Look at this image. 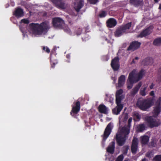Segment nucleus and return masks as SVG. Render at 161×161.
<instances>
[{
	"mask_svg": "<svg viewBox=\"0 0 161 161\" xmlns=\"http://www.w3.org/2000/svg\"><path fill=\"white\" fill-rule=\"evenodd\" d=\"M161 98L160 97L157 101L156 105L153 111V116L147 117L146 120L149 126L151 128L158 126L160 124L159 121H157L155 119L161 112V104L160 103Z\"/></svg>",
	"mask_w": 161,
	"mask_h": 161,
	"instance_id": "f257e3e1",
	"label": "nucleus"
},
{
	"mask_svg": "<svg viewBox=\"0 0 161 161\" xmlns=\"http://www.w3.org/2000/svg\"><path fill=\"white\" fill-rule=\"evenodd\" d=\"M30 32L35 35H41L45 34L50 28L49 23L43 22L40 24L32 23L30 25Z\"/></svg>",
	"mask_w": 161,
	"mask_h": 161,
	"instance_id": "f03ea898",
	"label": "nucleus"
},
{
	"mask_svg": "<svg viewBox=\"0 0 161 161\" xmlns=\"http://www.w3.org/2000/svg\"><path fill=\"white\" fill-rule=\"evenodd\" d=\"M132 119V118H130L128 120V126L123 127L116 134V139L119 146H122L124 144L126 136L130 132V123Z\"/></svg>",
	"mask_w": 161,
	"mask_h": 161,
	"instance_id": "7ed1b4c3",
	"label": "nucleus"
},
{
	"mask_svg": "<svg viewBox=\"0 0 161 161\" xmlns=\"http://www.w3.org/2000/svg\"><path fill=\"white\" fill-rule=\"evenodd\" d=\"M144 74V71L142 70L138 73H136L135 69L133 70L129 74L127 80V87L128 89H131L133 83H136L142 77Z\"/></svg>",
	"mask_w": 161,
	"mask_h": 161,
	"instance_id": "20e7f679",
	"label": "nucleus"
},
{
	"mask_svg": "<svg viewBox=\"0 0 161 161\" xmlns=\"http://www.w3.org/2000/svg\"><path fill=\"white\" fill-rule=\"evenodd\" d=\"M152 101L149 99H145L142 98H139L136 102V105L140 109L146 111L153 105Z\"/></svg>",
	"mask_w": 161,
	"mask_h": 161,
	"instance_id": "39448f33",
	"label": "nucleus"
},
{
	"mask_svg": "<svg viewBox=\"0 0 161 161\" xmlns=\"http://www.w3.org/2000/svg\"><path fill=\"white\" fill-rule=\"evenodd\" d=\"M113 127V125L112 123L110 122L106 127L103 135V141L104 142L108 137L110 134L111 130Z\"/></svg>",
	"mask_w": 161,
	"mask_h": 161,
	"instance_id": "423d86ee",
	"label": "nucleus"
},
{
	"mask_svg": "<svg viewBox=\"0 0 161 161\" xmlns=\"http://www.w3.org/2000/svg\"><path fill=\"white\" fill-rule=\"evenodd\" d=\"M53 25L56 28H61L64 24V21L59 17H56L53 19Z\"/></svg>",
	"mask_w": 161,
	"mask_h": 161,
	"instance_id": "0eeeda50",
	"label": "nucleus"
},
{
	"mask_svg": "<svg viewBox=\"0 0 161 161\" xmlns=\"http://www.w3.org/2000/svg\"><path fill=\"white\" fill-rule=\"evenodd\" d=\"M138 140L137 138L134 137L132 140V144L131 146V150L133 154H135L138 150Z\"/></svg>",
	"mask_w": 161,
	"mask_h": 161,
	"instance_id": "6e6552de",
	"label": "nucleus"
},
{
	"mask_svg": "<svg viewBox=\"0 0 161 161\" xmlns=\"http://www.w3.org/2000/svg\"><path fill=\"white\" fill-rule=\"evenodd\" d=\"M119 58L117 57L114 58L111 61V66L114 71L118 70L119 68Z\"/></svg>",
	"mask_w": 161,
	"mask_h": 161,
	"instance_id": "1a4fd4ad",
	"label": "nucleus"
},
{
	"mask_svg": "<svg viewBox=\"0 0 161 161\" xmlns=\"http://www.w3.org/2000/svg\"><path fill=\"white\" fill-rule=\"evenodd\" d=\"M141 43L137 41H134L130 43V46L127 49L128 51H134L138 48L141 45Z\"/></svg>",
	"mask_w": 161,
	"mask_h": 161,
	"instance_id": "9d476101",
	"label": "nucleus"
},
{
	"mask_svg": "<svg viewBox=\"0 0 161 161\" xmlns=\"http://www.w3.org/2000/svg\"><path fill=\"white\" fill-rule=\"evenodd\" d=\"M123 91L120 89L117 91L116 93V102L121 103V100L125 97V95L123 94Z\"/></svg>",
	"mask_w": 161,
	"mask_h": 161,
	"instance_id": "9b49d317",
	"label": "nucleus"
},
{
	"mask_svg": "<svg viewBox=\"0 0 161 161\" xmlns=\"http://www.w3.org/2000/svg\"><path fill=\"white\" fill-rule=\"evenodd\" d=\"M80 104L79 101L77 102L75 104V106H72V109L70 112L71 114L73 116L75 114H77L80 110Z\"/></svg>",
	"mask_w": 161,
	"mask_h": 161,
	"instance_id": "f8f14e48",
	"label": "nucleus"
},
{
	"mask_svg": "<svg viewBox=\"0 0 161 161\" xmlns=\"http://www.w3.org/2000/svg\"><path fill=\"white\" fill-rule=\"evenodd\" d=\"M117 106L112 110L113 113L116 115L119 114L123 109V104L121 103L116 102Z\"/></svg>",
	"mask_w": 161,
	"mask_h": 161,
	"instance_id": "ddd939ff",
	"label": "nucleus"
},
{
	"mask_svg": "<svg viewBox=\"0 0 161 161\" xmlns=\"http://www.w3.org/2000/svg\"><path fill=\"white\" fill-rule=\"evenodd\" d=\"M152 31V28L151 27H149L142 32L140 34L137 36L138 37L142 38L145 37L149 35Z\"/></svg>",
	"mask_w": 161,
	"mask_h": 161,
	"instance_id": "4468645a",
	"label": "nucleus"
},
{
	"mask_svg": "<svg viewBox=\"0 0 161 161\" xmlns=\"http://www.w3.org/2000/svg\"><path fill=\"white\" fill-rule=\"evenodd\" d=\"M13 14L17 18L21 17L24 15V12L22 9L20 8H17L15 9L13 12Z\"/></svg>",
	"mask_w": 161,
	"mask_h": 161,
	"instance_id": "2eb2a0df",
	"label": "nucleus"
},
{
	"mask_svg": "<svg viewBox=\"0 0 161 161\" xmlns=\"http://www.w3.org/2000/svg\"><path fill=\"white\" fill-rule=\"evenodd\" d=\"M83 5V0H78L75 4L74 8L77 12H79Z\"/></svg>",
	"mask_w": 161,
	"mask_h": 161,
	"instance_id": "dca6fc26",
	"label": "nucleus"
},
{
	"mask_svg": "<svg viewBox=\"0 0 161 161\" xmlns=\"http://www.w3.org/2000/svg\"><path fill=\"white\" fill-rule=\"evenodd\" d=\"M106 23L108 27L112 28L114 27L116 25L117 22L114 19L110 18L108 19Z\"/></svg>",
	"mask_w": 161,
	"mask_h": 161,
	"instance_id": "f3484780",
	"label": "nucleus"
},
{
	"mask_svg": "<svg viewBox=\"0 0 161 161\" xmlns=\"http://www.w3.org/2000/svg\"><path fill=\"white\" fill-rule=\"evenodd\" d=\"M51 1L56 7L61 8H64V3L62 2L61 0H51Z\"/></svg>",
	"mask_w": 161,
	"mask_h": 161,
	"instance_id": "a211bd4d",
	"label": "nucleus"
},
{
	"mask_svg": "<svg viewBox=\"0 0 161 161\" xmlns=\"http://www.w3.org/2000/svg\"><path fill=\"white\" fill-rule=\"evenodd\" d=\"M115 142L114 141L110 143L109 146L107 148V151L108 152L112 154L114 153L115 148Z\"/></svg>",
	"mask_w": 161,
	"mask_h": 161,
	"instance_id": "6ab92c4d",
	"label": "nucleus"
},
{
	"mask_svg": "<svg viewBox=\"0 0 161 161\" xmlns=\"http://www.w3.org/2000/svg\"><path fill=\"white\" fill-rule=\"evenodd\" d=\"M126 76L124 75H121L118 79V82L117 87H120L124 85L125 80Z\"/></svg>",
	"mask_w": 161,
	"mask_h": 161,
	"instance_id": "aec40b11",
	"label": "nucleus"
},
{
	"mask_svg": "<svg viewBox=\"0 0 161 161\" xmlns=\"http://www.w3.org/2000/svg\"><path fill=\"white\" fill-rule=\"evenodd\" d=\"M128 117V114L126 113H124L119 117V124L121 125L122 123H125Z\"/></svg>",
	"mask_w": 161,
	"mask_h": 161,
	"instance_id": "412c9836",
	"label": "nucleus"
},
{
	"mask_svg": "<svg viewBox=\"0 0 161 161\" xmlns=\"http://www.w3.org/2000/svg\"><path fill=\"white\" fill-rule=\"evenodd\" d=\"M142 85L141 82H139L132 90L130 92V94L132 96H134L138 92L139 88Z\"/></svg>",
	"mask_w": 161,
	"mask_h": 161,
	"instance_id": "4be33fe9",
	"label": "nucleus"
},
{
	"mask_svg": "<svg viewBox=\"0 0 161 161\" xmlns=\"http://www.w3.org/2000/svg\"><path fill=\"white\" fill-rule=\"evenodd\" d=\"M125 32V29L120 26L116 30L115 33V35L117 37H119Z\"/></svg>",
	"mask_w": 161,
	"mask_h": 161,
	"instance_id": "5701e85b",
	"label": "nucleus"
},
{
	"mask_svg": "<svg viewBox=\"0 0 161 161\" xmlns=\"http://www.w3.org/2000/svg\"><path fill=\"white\" fill-rule=\"evenodd\" d=\"M141 143L143 145L147 144L149 141V137L147 136L144 135L141 136L140 138Z\"/></svg>",
	"mask_w": 161,
	"mask_h": 161,
	"instance_id": "b1692460",
	"label": "nucleus"
},
{
	"mask_svg": "<svg viewBox=\"0 0 161 161\" xmlns=\"http://www.w3.org/2000/svg\"><path fill=\"white\" fill-rule=\"evenodd\" d=\"M99 111L101 113L106 114L108 113V109L104 105H100L98 107Z\"/></svg>",
	"mask_w": 161,
	"mask_h": 161,
	"instance_id": "393cba45",
	"label": "nucleus"
},
{
	"mask_svg": "<svg viewBox=\"0 0 161 161\" xmlns=\"http://www.w3.org/2000/svg\"><path fill=\"white\" fill-rule=\"evenodd\" d=\"M143 0H130V3L131 4L135 6H138L141 5L142 3Z\"/></svg>",
	"mask_w": 161,
	"mask_h": 161,
	"instance_id": "a878e982",
	"label": "nucleus"
},
{
	"mask_svg": "<svg viewBox=\"0 0 161 161\" xmlns=\"http://www.w3.org/2000/svg\"><path fill=\"white\" fill-rule=\"evenodd\" d=\"M146 129V127L144 124L139 125L137 127V131L138 132H142Z\"/></svg>",
	"mask_w": 161,
	"mask_h": 161,
	"instance_id": "bb28decb",
	"label": "nucleus"
},
{
	"mask_svg": "<svg viewBox=\"0 0 161 161\" xmlns=\"http://www.w3.org/2000/svg\"><path fill=\"white\" fill-rule=\"evenodd\" d=\"M147 86H143L141 88L140 90V93L142 96H145L147 94L146 90L147 89Z\"/></svg>",
	"mask_w": 161,
	"mask_h": 161,
	"instance_id": "cd10ccee",
	"label": "nucleus"
},
{
	"mask_svg": "<svg viewBox=\"0 0 161 161\" xmlns=\"http://www.w3.org/2000/svg\"><path fill=\"white\" fill-rule=\"evenodd\" d=\"M153 44L155 46H159L161 45V38L155 39L153 42Z\"/></svg>",
	"mask_w": 161,
	"mask_h": 161,
	"instance_id": "c85d7f7f",
	"label": "nucleus"
},
{
	"mask_svg": "<svg viewBox=\"0 0 161 161\" xmlns=\"http://www.w3.org/2000/svg\"><path fill=\"white\" fill-rule=\"evenodd\" d=\"M107 97L105 98V99L107 101H108L111 103H113L114 100L113 95L109 96L107 94H106Z\"/></svg>",
	"mask_w": 161,
	"mask_h": 161,
	"instance_id": "c756f323",
	"label": "nucleus"
},
{
	"mask_svg": "<svg viewBox=\"0 0 161 161\" xmlns=\"http://www.w3.org/2000/svg\"><path fill=\"white\" fill-rule=\"evenodd\" d=\"M132 115L135 119L139 120L141 118V115L139 113L137 112H134L132 113Z\"/></svg>",
	"mask_w": 161,
	"mask_h": 161,
	"instance_id": "7c9ffc66",
	"label": "nucleus"
},
{
	"mask_svg": "<svg viewBox=\"0 0 161 161\" xmlns=\"http://www.w3.org/2000/svg\"><path fill=\"white\" fill-rule=\"evenodd\" d=\"M131 25V23L129 22L126 24L124 26H121L124 29H125V31L126 32V30L130 29Z\"/></svg>",
	"mask_w": 161,
	"mask_h": 161,
	"instance_id": "2f4dec72",
	"label": "nucleus"
},
{
	"mask_svg": "<svg viewBox=\"0 0 161 161\" xmlns=\"http://www.w3.org/2000/svg\"><path fill=\"white\" fill-rule=\"evenodd\" d=\"M147 157L150 158H152L153 156V153L152 151H148L146 154Z\"/></svg>",
	"mask_w": 161,
	"mask_h": 161,
	"instance_id": "473e14b6",
	"label": "nucleus"
},
{
	"mask_svg": "<svg viewBox=\"0 0 161 161\" xmlns=\"http://www.w3.org/2000/svg\"><path fill=\"white\" fill-rule=\"evenodd\" d=\"M156 81L159 83L161 82V68L159 69L158 76Z\"/></svg>",
	"mask_w": 161,
	"mask_h": 161,
	"instance_id": "72a5a7b5",
	"label": "nucleus"
},
{
	"mask_svg": "<svg viewBox=\"0 0 161 161\" xmlns=\"http://www.w3.org/2000/svg\"><path fill=\"white\" fill-rule=\"evenodd\" d=\"M129 147L127 146H125L123 147V152L124 154H126L129 149Z\"/></svg>",
	"mask_w": 161,
	"mask_h": 161,
	"instance_id": "f704fd0d",
	"label": "nucleus"
},
{
	"mask_svg": "<svg viewBox=\"0 0 161 161\" xmlns=\"http://www.w3.org/2000/svg\"><path fill=\"white\" fill-rule=\"evenodd\" d=\"M153 161H161V155L156 156L153 159Z\"/></svg>",
	"mask_w": 161,
	"mask_h": 161,
	"instance_id": "c9c22d12",
	"label": "nucleus"
},
{
	"mask_svg": "<svg viewBox=\"0 0 161 161\" xmlns=\"http://www.w3.org/2000/svg\"><path fill=\"white\" fill-rule=\"evenodd\" d=\"M107 15V13L105 11H102L99 14V16L101 18L105 17Z\"/></svg>",
	"mask_w": 161,
	"mask_h": 161,
	"instance_id": "e433bc0d",
	"label": "nucleus"
},
{
	"mask_svg": "<svg viewBox=\"0 0 161 161\" xmlns=\"http://www.w3.org/2000/svg\"><path fill=\"white\" fill-rule=\"evenodd\" d=\"M124 158V157L123 154H121L117 157L115 161H122Z\"/></svg>",
	"mask_w": 161,
	"mask_h": 161,
	"instance_id": "4c0bfd02",
	"label": "nucleus"
},
{
	"mask_svg": "<svg viewBox=\"0 0 161 161\" xmlns=\"http://www.w3.org/2000/svg\"><path fill=\"white\" fill-rule=\"evenodd\" d=\"M82 29L81 28H79L77 29L76 31V34L78 35H80L82 32Z\"/></svg>",
	"mask_w": 161,
	"mask_h": 161,
	"instance_id": "58836bf2",
	"label": "nucleus"
},
{
	"mask_svg": "<svg viewBox=\"0 0 161 161\" xmlns=\"http://www.w3.org/2000/svg\"><path fill=\"white\" fill-rule=\"evenodd\" d=\"M64 31L70 35L71 34V33L70 29L68 27H65L64 29Z\"/></svg>",
	"mask_w": 161,
	"mask_h": 161,
	"instance_id": "ea45409f",
	"label": "nucleus"
},
{
	"mask_svg": "<svg viewBox=\"0 0 161 161\" xmlns=\"http://www.w3.org/2000/svg\"><path fill=\"white\" fill-rule=\"evenodd\" d=\"M20 22L23 23L25 24H28L29 23V20L28 19H25L21 20Z\"/></svg>",
	"mask_w": 161,
	"mask_h": 161,
	"instance_id": "a19ab883",
	"label": "nucleus"
},
{
	"mask_svg": "<svg viewBox=\"0 0 161 161\" xmlns=\"http://www.w3.org/2000/svg\"><path fill=\"white\" fill-rule=\"evenodd\" d=\"M92 4H96L98 1V0H88Z\"/></svg>",
	"mask_w": 161,
	"mask_h": 161,
	"instance_id": "79ce46f5",
	"label": "nucleus"
},
{
	"mask_svg": "<svg viewBox=\"0 0 161 161\" xmlns=\"http://www.w3.org/2000/svg\"><path fill=\"white\" fill-rule=\"evenodd\" d=\"M150 60V59L149 58H147L145 59L143 62H146V64H149L150 63L149 62V61Z\"/></svg>",
	"mask_w": 161,
	"mask_h": 161,
	"instance_id": "37998d69",
	"label": "nucleus"
},
{
	"mask_svg": "<svg viewBox=\"0 0 161 161\" xmlns=\"http://www.w3.org/2000/svg\"><path fill=\"white\" fill-rule=\"evenodd\" d=\"M111 79L114 81V83H115L116 81V80H117L116 77H111Z\"/></svg>",
	"mask_w": 161,
	"mask_h": 161,
	"instance_id": "c03bdc74",
	"label": "nucleus"
},
{
	"mask_svg": "<svg viewBox=\"0 0 161 161\" xmlns=\"http://www.w3.org/2000/svg\"><path fill=\"white\" fill-rule=\"evenodd\" d=\"M45 51L47 53H48L50 52V50L49 48L47 47H46V49Z\"/></svg>",
	"mask_w": 161,
	"mask_h": 161,
	"instance_id": "a18cd8bd",
	"label": "nucleus"
},
{
	"mask_svg": "<svg viewBox=\"0 0 161 161\" xmlns=\"http://www.w3.org/2000/svg\"><path fill=\"white\" fill-rule=\"evenodd\" d=\"M150 94L151 96H153L154 95V92L153 91H151L150 93Z\"/></svg>",
	"mask_w": 161,
	"mask_h": 161,
	"instance_id": "49530a36",
	"label": "nucleus"
},
{
	"mask_svg": "<svg viewBox=\"0 0 161 161\" xmlns=\"http://www.w3.org/2000/svg\"><path fill=\"white\" fill-rule=\"evenodd\" d=\"M11 5L12 6H14L15 4L13 2H12L11 3Z\"/></svg>",
	"mask_w": 161,
	"mask_h": 161,
	"instance_id": "de8ad7c7",
	"label": "nucleus"
},
{
	"mask_svg": "<svg viewBox=\"0 0 161 161\" xmlns=\"http://www.w3.org/2000/svg\"><path fill=\"white\" fill-rule=\"evenodd\" d=\"M154 86V85L152 84V85L150 86V89H152L153 88V87Z\"/></svg>",
	"mask_w": 161,
	"mask_h": 161,
	"instance_id": "09e8293b",
	"label": "nucleus"
},
{
	"mask_svg": "<svg viewBox=\"0 0 161 161\" xmlns=\"http://www.w3.org/2000/svg\"><path fill=\"white\" fill-rule=\"evenodd\" d=\"M142 161H148V160H147L146 158H144V159H142Z\"/></svg>",
	"mask_w": 161,
	"mask_h": 161,
	"instance_id": "8fccbe9b",
	"label": "nucleus"
},
{
	"mask_svg": "<svg viewBox=\"0 0 161 161\" xmlns=\"http://www.w3.org/2000/svg\"><path fill=\"white\" fill-rule=\"evenodd\" d=\"M46 47H43L42 48V49H43V50H45V49H46Z\"/></svg>",
	"mask_w": 161,
	"mask_h": 161,
	"instance_id": "3c124183",
	"label": "nucleus"
},
{
	"mask_svg": "<svg viewBox=\"0 0 161 161\" xmlns=\"http://www.w3.org/2000/svg\"><path fill=\"white\" fill-rule=\"evenodd\" d=\"M158 8L160 9H161V3L159 5Z\"/></svg>",
	"mask_w": 161,
	"mask_h": 161,
	"instance_id": "603ef678",
	"label": "nucleus"
},
{
	"mask_svg": "<svg viewBox=\"0 0 161 161\" xmlns=\"http://www.w3.org/2000/svg\"><path fill=\"white\" fill-rule=\"evenodd\" d=\"M154 1L155 3H158V2L159 0H154Z\"/></svg>",
	"mask_w": 161,
	"mask_h": 161,
	"instance_id": "864d4df0",
	"label": "nucleus"
},
{
	"mask_svg": "<svg viewBox=\"0 0 161 161\" xmlns=\"http://www.w3.org/2000/svg\"><path fill=\"white\" fill-rule=\"evenodd\" d=\"M69 57H70V56H69V55H66V57H67L68 58H69Z\"/></svg>",
	"mask_w": 161,
	"mask_h": 161,
	"instance_id": "5fc2aeb1",
	"label": "nucleus"
},
{
	"mask_svg": "<svg viewBox=\"0 0 161 161\" xmlns=\"http://www.w3.org/2000/svg\"><path fill=\"white\" fill-rule=\"evenodd\" d=\"M110 119H110V118H107V120L109 121V120H110Z\"/></svg>",
	"mask_w": 161,
	"mask_h": 161,
	"instance_id": "6e6d98bb",
	"label": "nucleus"
},
{
	"mask_svg": "<svg viewBox=\"0 0 161 161\" xmlns=\"http://www.w3.org/2000/svg\"><path fill=\"white\" fill-rule=\"evenodd\" d=\"M124 161H129L128 159L126 158Z\"/></svg>",
	"mask_w": 161,
	"mask_h": 161,
	"instance_id": "4d7b16f0",
	"label": "nucleus"
},
{
	"mask_svg": "<svg viewBox=\"0 0 161 161\" xmlns=\"http://www.w3.org/2000/svg\"><path fill=\"white\" fill-rule=\"evenodd\" d=\"M138 59H139V58L138 57H136L135 58V59H136V60H138Z\"/></svg>",
	"mask_w": 161,
	"mask_h": 161,
	"instance_id": "13d9d810",
	"label": "nucleus"
},
{
	"mask_svg": "<svg viewBox=\"0 0 161 161\" xmlns=\"http://www.w3.org/2000/svg\"><path fill=\"white\" fill-rule=\"evenodd\" d=\"M53 64H54V66H53V65H52V67H54V65H55V63H53Z\"/></svg>",
	"mask_w": 161,
	"mask_h": 161,
	"instance_id": "bf43d9fd",
	"label": "nucleus"
},
{
	"mask_svg": "<svg viewBox=\"0 0 161 161\" xmlns=\"http://www.w3.org/2000/svg\"><path fill=\"white\" fill-rule=\"evenodd\" d=\"M132 62H133V63H135V60H134V59H133V61H132Z\"/></svg>",
	"mask_w": 161,
	"mask_h": 161,
	"instance_id": "052dcab7",
	"label": "nucleus"
},
{
	"mask_svg": "<svg viewBox=\"0 0 161 161\" xmlns=\"http://www.w3.org/2000/svg\"><path fill=\"white\" fill-rule=\"evenodd\" d=\"M82 39L83 40H84V38L82 37Z\"/></svg>",
	"mask_w": 161,
	"mask_h": 161,
	"instance_id": "680f3d73",
	"label": "nucleus"
},
{
	"mask_svg": "<svg viewBox=\"0 0 161 161\" xmlns=\"http://www.w3.org/2000/svg\"><path fill=\"white\" fill-rule=\"evenodd\" d=\"M9 5L8 4V5H7V6H8Z\"/></svg>",
	"mask_w": 161,
	"mask_h": 161,
	"instance_id": "e2e57ef3",
	"label": "nucleus"
},
{
	"mask_svg": "<svg viewBox=\"0 0 161 161\" xmlns=\"http://www.w3.org/2000/svg\"><path fill=\"white\" fill-rule=\"evenodd\" d=\"M9 5L8 4V5H7V6H8Z\"/></svg>",
	"mask_w": 161,
	"mask_h": 161,
	"instance_id": "0e129e2a",
	"label": "nucleus"
},
{
	"mask_svg": "<svg viewBox=\"0 0 161 161\" xmlns=\"http://www.w3.org/2000/svg\"><path fill=\"white\" fill-rule=\"evenodd\" d=\"M160 142H161V139L160 140Z\"/></svg>",
	"mask_w": 161,
	"mask_h": 161,
	"instance_id": "69168bd1",
	"label": "nucleus"
},
{
	"mask_svg": "<svg viewBox=\"0 0 161 161\" xmlns=\"http://www.w3.org/2000/svg\"><path fill=\"white\" fill-rule=\"evenodd\" d=\"M102 144H103V142H102ZM104 144V143H103V144Z\"/></svg>",
	"mask_w": 161,
	"mask_h": 161,
	"instance_id": "338daca9",
	"label": "nucleus"
}]
</instances>
